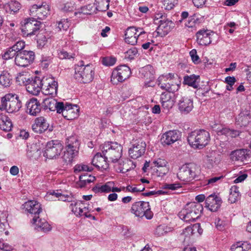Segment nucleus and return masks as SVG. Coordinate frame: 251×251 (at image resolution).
I'll use <instances>...</instances> for the list:
<instances>
[{"mask_svg": "<svg viewBox=\"0 0 251 251\" xmlns=\"http://www.w3.org/2000/svg\"><path fill=\"white\" fill-rule=\"evenodd\" d=\"M158 86L168 92H163L160 96V102L164 112H168L174 105V93L180 88V81L174 74L168 73L160 75L157 80Z\"/></svg>", "mask_w": 251, "mask_h": 251, "instance_id": "1", "label": "nucleus"}, {"mask_svg": "<svg viewBox=\"0 0 251 251\" xmlns=\"http://www.w3.org/2000/svg\"><path fill=\"white\" fill-rule=\"evenodd\" d=\"M203 209V206L201 203L189 202L179 212L178 216L186 222H195L200 217Z\"/></svg>", "mask_w": 251, "mask_h": 251, "instance_id": "2", "label": "nucleus"}, {"mask_svg": "<svg viewBox=\"0 0 251 251\" xmlns=\"http://www.w3.org/2000/svg\"><path fill=\"white\" fill-rule=\"evenodd\" d=\"M187 141L193 148L201 149L205 147L210 142V134L204 129L195 130L188 134Z\"/></svg>", "mask_w": 251, "mask_h": 251, "instance_id": "3", "label": "nucleus"}, {"mask_svg": "<svg viewBox=\"0 0 251 251\" xmlns=\"http://www.w3.org/2000/svg\"><path fill=\"white\" fill-rule=\"evenodd\" d=\"M75 70L74 77L78 82L87 83L93 80L95 74L93 65H84L83 61H80L75 65Z\"/></svg>", "mask_w": 251, "mask_h": 251, "instance_id": "4", "label": "nucleus"}, {"mask_svg": "<svg viewBox=\"0 0 251 251\" xmlns=\"http://www.w3.org/2000/svg\"><path fill=\"white\" fill-rule=\"evenodd\" d=\"M22 104L18 95L13 93L6 94L1 99L0 110H5L9 113L18 112Z\"/></svg>", "mask_w": 251, "mask_h": 251, "instance_id": "5", "label": "nucleus"}, {"mask_svg": "<svg viewBox=\"0 0 251 251\" xmlns=\"http://www.w3.org/2000/svg\"><path fill=\"white\" fill-rule=\"evenodd\" d=\"M103 155L109 161L114 163L117 162L122 155L123 147L116 142L104 143L101 146Z\"/></svg>", "mask_w": 251, "mask_h": 251, "instance_id": "6", "label": "nucleus"}, {"mask_svg": "<svg viewBox=\"0 0 251 251\" xmlns=\"http://www.w3.org/2000/svg\"><path fill=\"white\" fill-rule=\"evenodd\" d=\"M201 174V169L195 163L183 165L177 173L178 178L183 181L189 182L199 177Z\"/></svg>", "mask_w": 251, "mask_h": 251, "instance_id": "7", "label": "nucleus"}, {"mask_svg": "<svg viewBox=\"0 0 251 251\" xmlns=\"http://www.w3.org/2000/svg\"><path fill=\"white\" fill-rule=\"evenodd\" d=\"M63 159L66 162L71 163L78 155L79 142L77 137L72 136L67 139Z\"/></svg>", "mask_w": 251, "mask_h": 251, "instance_id": "8", "label": "nucleus"}, {"mask_svg": "<svg viewBox=\"0 0 251 251\" xmlns=\"http://www.w3.org/2000/svg\"><path fill=\"white\" fill-rule=\"evenodd\" d=\"M131 212L136 217L141 218L145 216L148 220L152 219L153 215L149 202L144 201L134 202L131 207Z\"/></svg>", "mask_w": 251, "mask_h": 251, "instance_id": "9", "label": "nucleus"}, {"mask_svg": "<svg viewBox=\"0 0 251 251\" xmlns=\"http://www.w3.org/2000/svg\"><path fill=\"white\" fill-rule=\"evenodd\" d=\"M62 150L63 146L58 140H51L47 143L43 155L50 159L56 158L60 154Z\"/></svg>", "mask_w": 251, "mask_h": 251, "instance_id": "10", "label": "nucleus"}, {"mask_svg": "<svg viewBox=\"0 0 251 251\" xmlns=\"http://www.w3.org/2000/svg\"><path fill=\"white\" fill-rule=\"evenodd\" d=\"M130 74V69L127 66H119L113 71L111 76V81L114 84L122 82L128 78Z\"/></svg>", "mask_w": 251, "mask_h": 251, "instance_id": "11", "label": "nucleus"}, {"mask_svg": "<svg viewBox=\"0 0 251 251\" xmlns=\"http://www.w3.org/2000/svg\"><path fill=\"white\" fill-rule=\"evenodd\" d=\"M35 53L31 50H24L18 53L15 58V64L18 66L26 67L33 63Z\"/></svg>", "mask_w": 251, "mask_h": 251, "instance_id": "12", "label": "nucleus"}, {"mask_svg": "<svg viewBox=\"0 0 251 251\" xmlns=\"http://www.w3.org/2000/svg\"><path fill=\"white\" fill-rule=\"evenodd\" d=\"M39 28L40 23L35 18H29L25 20L21 31L24 36H31L35 35Z\"/></svg>", "mask_w": 251, "mask_h": 251, "instance_id": "13", "label": "nucleus"}, {"mask_svg": "<svg viewBox=\"0 0 251 251\" xmlns=\"http://www.w3.org/2000/svg\"><path fill=\"white\" fill-rule=\"evenodd\" d=\"M58 86V82L54 77H44L43 78V92L45 95L56 96Z\"/></svg>", "mask_w": 251, "mask_h": 251, "instance_id": "14", "label": "nucleus"}, {"mask_svg": "<svg viewBox=\"0 0 251 251\" xmlns=\"http://www.w3.org/2000/svg\"><path fill=\"white\" fill-rule=\"evenodd\" d=\"M50 10V6L45 2L41 4H34L30 8V15L39 20H43L47 17Z\"/></svg>", "mask_w": 251, "mask_h": 251, "instance_id": "15", "label": "nucleus"}, {"mask_svg": "<svg viewBox=\"0 0 251 251\" xmlns=\"http://www.w3.org/2000/svg\"><path fill=\"white\" fill-rule=\"evenodd\" d=\"M60 113L68 120H72L79 115V108L76 104H72L63 102V107L60 110Z\"/></svg>", "mask_w": 251, "mask_h": 251, "instance_id": "16", "label": "nucleus"}, {"mask_svg": "<svg viewBox=\"0 0 251 251\" xmlns=\"http://www.w3.org/2000/svg\"><path fill=\"white\" fill-rule=\"evenodd\" d=\"M216 34L208 29L199 30L196 34V41L201 46H207L210 44Z\"/></svg>", "mask_w": 251, "mask_h": 251, "instance_id": "17", "label": "nucleus"}, {"mask_svg": "<svg viewBox=\"0 0 251 251\" xmlns=\"http://www.w3.org/2000/svg\"><path fill=\"white\" fill-rule=\"evenodd\" d=\"M146 148V144L144 141L141 140L135 141L132 148L129 149V154L132 159H137L144 154Z\"/></svg>", "mask_w": 251, "mask_h": 251, "instance_id": "18", "label": "nucleus"}, {"mask_svg": "<svg viewBox=\"0 0 251 251\" xmlns=\"http://www.w3.org/2000/svg\"><path fill=\"white\" fill-rule=\"evenodd\" d=\"M22 206L25 212L33 215V217L39 216V214L42 211L41 204L36 201H28L25 202Z\"/></svg>", "mask_w": 251, "mask_h": 251, "instance_id": "19", "label": "nucleus"}, {"mask_svg": "<svg viewBox=\"0 0 251 251\" xmlns=\"http://www.w3.org/2000/svg\"><path fill=\"white\" fill-rule=\"evenodd\" d=\"M26 90L33 95H38L43 90V79L39 77H31L28 83H26Z\"/></svg>", "mask_w": 251, "mask_h": 251, "instance_id": "20", "label": "nucleus"}, {"mask_svg": "<svg viewBox=\"0 0 251 251\" xmlns=\"http://www.w3.org/2000/svg\"><path fill=\"white\" fill-rule=\"evenodd\" d=\"M181 133L177 130H171L162 135L161 141L162 144L170 145L180 139Z\"/></svg>", "mask_w": 251, "mask_h": 251, "instance_id": "21", "label": "nucleus"}, {"mask_svg": "<svg viewBox=\"0 0 251 251\" xmlns=\"http://www.w3.org/2000/svg\"><path fill=\"white\" fill-rule=\"evenodd\" d=\"M33 131L37 133H41L49 129V131L53 130L52 126H50L47 120L43 117L36 118L32 125Z\"/></svg>", "mask_w": 251, "mask_h": 251, "instance_id": "22", "label": "nucleus"}, {"mask_svg": "<svg viewBox=\"0 0 251 251\" xmlns=\"http://www.w3.org/2000/svg\"><path fill=\"white\" fill-rule=\"evenodd\" d=\"M205 207L212 212L217 211L222 203L221 198L215 194L208 196L205 199Z\"/></svg>", "mask_w": 251, "mask_h": 251, "instance_id": "23", "label": "nucleus"}, {"mask_svg": "<svg viewBox=\"0 0 251 251\" xmlns=\"http://www.w3.org/2000/svg\"><path fill=\"white\" fill-rule=\"evenodd\" d=\"M157 24L158 26L156 31L161 37L167 35L174 26V24L168 19L164 21H159Z\"/></svg>", "mask_w": 251, "mask_h": 251, "instance_id": "24", "label": "nucleus"}, {"mask_svg": "<svg viewBox=\"0 0 251 251\" xmlns=\"http://www.w3.org/2000/svg\"><path fill=\"white\" fill-rule=\"evenodd\" d=\"M154 68L150 65L142 67L139 70L140 77L145 79V83L149 86L150 85L148 84V83L152 82L154 79Z\"/></svg>", "mask_w": 251, "mask_h": 251, "instance_id": "25", "label": "nucleus"}, {"mask_svg": "<svg viewBox=\"0 0 251 251\" xmlns=\"http://www.w3.org/2000/svg\"><path fill=\"white\" fill-rule=\"evenodd\" d=\"M167 161L161 158L154 160L151 164L152 167L157 168L155 173L158 176H163L168 172L169 169L167 167Z\"/></svg>", "mask_w": 251, "mask_h": 251, "instance_id": "26", "label": "nucleus"}, {"mask_svg": "<svg viewBox=\"0 0 251 251\" xmlns=\"http://www.w3.org/2000/svg\"><path fill=\"white\" fill-rule=\"evenodd\" d=\"M31 223L34 226V228L38 231L44 232H49L51 229V226L45 219H39V217H33Z\"/></svg>", "mask_w": 251, "mask_h": 251, "instance_id": "27", "label": "nucleus"}, {"mask_svg": "<svg viewBox=\"0 0 251 251\" xmlns=\"http://www.w3.org/2000/svg\"><path fill=\"white\" fill-rule=\"evenodd\" d=\"M45 198L46 200L49 201L55 200V199L57 198L58 201L68 202H73L74 200V198L71 194L65 195L54 191L47 193Z\"/></svg>", "mask_w": 251, "mask_h": 251, "instance_id": "28", "label": "nucleus"}, {"mask_svg": "<svg viewBox=\"0 0 251 251\" xmlns=\"http://www.w3.org/2000/svg\"><path fill=\"white\" fill-rule=\"evenodd\" d=\"M26 106V112L31 116H35L41 111V104L37 99H30L27 102Z\"/></svg>", "mask_w": 251, "mask_h": 251, "instance_id": "29", "label": "nucleus"}, {"mask_svg": "<svg viewBox=\"0 0 251 251\" xmlns=\"http://www.w3.org/2000/svg\"><path fill=\"white\" fill-rule=\"evenodd\" d=\"M194 107L193 100L192 99L182 97L178 101V109L184 114H188L192 111Z\"/></svg>", "mask_w": 251, "mask_h": 251, "instance_id": "30", "label": "nucleus"}, {"mask_svg": "<svg viewBox=\"0 0 251 251\" xmlns=\"http://www.w3.org/2000/svg\"><path fill=\"white\" fill-rule=\"evenodd\" d=\"M249 151L247 149H239L232 151L230 154V158L233 161L243 162L249 156Z\"/></svg>", "mask_w": 251, "mask_h": 251, "instance_id": "31", "label": "nucleus"}, {"mask_svg": "<svg viewBox=\"0 0 251 251\" xmlns=\"http://www.w3.org/2000/svg\"><path fill=\"white\" fill-rule=\"evenodd\" d=\"M108 159L105 158L104 155L103 156L100 153H97L93 157L92 164L99 169L106 170L108 167L107 162Z\"/></svg>", "mask_w": 251, "mask_h": 251, "instance_id": "32", "label": "nucleus"}, {"mask_svg": "<svg viewBox=\"0 0 251 251\" xmlns=\"http://www.w3.org/2000/svg\"><path fill=\"white\" fill-rule=\"evenodd\" d=\"M21 7V4L15 0H11L3 5V8L6 12L12 15L17 13Z\"/></svg>", "mask_w": 251, "mask_h": 251, "instance_id": "33", "label": "nucleus"}, {"mask_svg": "<svg viewBox=\"0 0 251 251\" xmlns=\"http://www.w3.org/2000/svg\"><path fill=\"white\" fill-rule=\"evenodd\" d=\"M45 107L50 111L56 110L57 113H60V110L63 107V102H58L55 99H46L44 100Z\"/></svg>", "mask_w": 251, "mask_h": 251, "instance_id": "34", "label": "nucleus"}, {"mask_svg": "<svg viewBox=\"0 0 251 251\" xmlns=\"http://www.w3.org/2000/svg\"><path fill=\"white\" fill-rule=\"evenodd\" d=\"M199 78V75H187L184 77V83L196 89L199 86V81H198Z\"/></svg>", "mask_w": 251, "mask_h": 251, "instance_id": "35", "label": "nucleus"}, {"mask_svg": "<svg viewBox=\"0 0 251 251\" xmlns=\"http://www.w3.org/2000/svg\"><path fill=\"white\" fill-rule=\"evenodd\" d=\"M230 250L231 251H251V244L247 242H238L233 244Z\"/></svg>", "mask_w": 251, "mask_h": 251, "instance_id": "36", "label": "nucleus"}, {"mask_svg": "<svg viewBox=\"0 0 251 251\" xmlns=\"http://www.w3.org/2000/svg\"><path fill=\"white\" fill-rule=\"evenodd\" d=\"M12 127V124L10 119L5 115L0 116V129L8 132L10 131Z\"/></svg>", "mask_w": 251, "mask_h": 251, "instance_id": "37", "label": "nucleus"}, {"mask_svg": "<svg viewBox=\"0 0 251 251\" xmlns=\"http://www.w3.org/2000/svg\"><path fill=\"white\" fill-rule=\"evenodd\" d=\"M241 195L239 191V188L233 185L230 189V194L228 197V201L230 203H234L237 201L240 198Z\"/></svg>", "mask_w": 251, "mask_h": 251, "instance_id": "38", "label": "nucleus"}, {"mask_svg": "<svg viewBox=\"0 0 251 251\" xmlns=\"http://www.w3.org/2000/svg\"><path fill=\"white\" fill-rule=\"evenodd\" d=\"M145 32L142 28H137L134 26L128 27L125 31V37H139V36L145 34Z\"/></svg>", "mask_w": 251, "mask_h": 251, "instance_id": "39", "label": "nucleus"}, {"mask_svg": "<svg viewBox=\"0 0 251 251\" xmlns=\"http://www.w3.org/2000/svg\"><path fill=\"white\" fill-rule=\"evenodd\" d=\"M110 186L109 181L106 182L104 184H96L93 188V191L96 194L108 193L110 192Z\"/></svg>", "mask_w": 251, "mask_h": 251, "instance_id": "40", "label": "nucleus"}, {"mask_svg": "<svg viewBox=\"0 0 251 251\" xmlns=\"http://www.w3.org/2000/svg\"><path fill=\"white\" fill-rule=\"evenodd\" d=\"M70 20L68 19H63L56 22L55 29L57 31H67L71 25Z\"/></svg>", "mask_w": 251, "mask_h": 251, "instance_id": "41", "label": "nucleus"}, {"mask_svg": "<svg viewBox=\"0 0 251 251\" xmlns=\"http://www.w3.org/2000/svg\"><path fill=\"white\" fill-rule=\"evenodd\" d=\"M30 78L27 72H23L17 74L16 80L19 85H25L26 87V83L29 82Z\"/></svg>", "mask_w": 251, "mask_h": 251, "instance_id": "42", "label": "nucleus"}, {"mask_svg": "<svg viewBox=\"0 0 251 251\" xmlns=\"http://www.w3.org/2000/svg\"><path fill=\"white\" fill-rule=\"evenodd\" d=\"M250 117L249 113H240L236 119V123L240 126H245L249 123Z\"/></svg>", "mask_w": 251, "mask_h": 251, "instance_id": "43", "label": "nucleus"}, {"mask_svg": "<svg viewBox=\"0 0 251 251\" xmlns=\"http://www.w3.org/2000/svg\"><path fill=\"white\" fill-rule=\"evenodd\" d=\"M110 0H95V8L99 11H106L109 8Z\"/></svg>", "mask_w": 251, "mask_h": 251, "instance_id": "44", "label": "nucleus"}, {"mask_svg": "<svg viewBox=\"0 0 251 251\" xmlns=\"http://www.w3.org/2000/svg\"><path fill=\"white\" fill-rule=\"evenodd\" d=\"M95 180V177L91 176H87L85 175L79 176V181L77 184L79 187H85L87 184L93 182Z\"/></svg>", "mask_w": 251, "mask_h": 251, "instance_id": "45", "label": "nucleus"}, {"mask_svg": "<svg viewBox=\"0 0 251 251\" xmlns=\"http://www.w3.org/2000/svg\"><path fill=\"white\" fill-rule=\"evenodd\" d=\"M173 228L166 225L158 226L155 230L154 234L157 236H162L173 231Z\"/></svg>", "mask_w": 251, "mask_h": 251, "instance_id": "46", "label": "nucleus"}, {"mask_svg": "<svg viewBox=\"0 0 251 251\" xmlns=\"http://www.w3.org/2000/svg\"><path fill=\"white\" fill-rule=\"evenodd\" d=\"M58 57L61 59H71L75 58V53L74 51L72 50L70 52L65 50L62 49L59 51Z\"/></svg>", "mask_w": 251, "mask_h": 251, "instance_id": "47", "label": "nucleus"}, {"mask_svg": "<svg viewBox=\"0 0 251 251\" xmlns=\"http://www.w3.org/2000/svg\"><path fill=\"white\" fill-rule=\"evenodd\" d=\"M211 126L213 130L215 131L218 135H225L228 136L229 128L224 127L218 124H214Z\"/></svg>", "mask_w": 251, "mask_h": 251, "instance_id": "48", "label": "nucleus"}, {"mask_svg": "<svg viewBox=\"0 0 251 251\" xmlns=\"http://www.w3.org/2000/svg\"><path fill=\"white\" fill-rule=\"evenodd\" d=\"M11 82L10 76L9 73L3 72L0 75V84L4 87H8Z\"/></svg>", "mask_w": 251, "mask_h": 251, "instance_id": "49", "label": "nucleus"}, {"mask_svg": "<svg viewBox=\"0 0 251 251\" xmlns=\"http://www.w3.org/2000/svg\"><path fill=\"white\" fill-rule=\"evenodd\" d=\"M95 5L94 3H90L83 6L81 7L79 13L86 15L91 14L96 9Z\"/></svg>", "mask_w": 251, "mask_h": 251, "instance_id": "50", "label": "nucleus"}, {"mask_svg": "<svg viewBox=\"0 0 251 251\" xmlns=\"http://www.w3.org/2000/svg\"><path fill=\"white\" fill-rule=\"evenodd\" d=\"M93 170L92 166H89L84 164L76 165L74 167V172L75 173L83 172H91Z\"/></svg>", "mask_w": 251, "mask_h": 251, "instance_id": "51", "label": "nucleus"}, {"mask_svg": "<svg viewBox=\"0 0 251 251\" xmlns=\"http://www.w3.org/2000/svg\"><path fill=\"white\" fill-rule=\"evenodd\" d=\"M17 53L12 49L11 47L7 49L6 51L2 55V57L4 60H8L16 57Z\"/></svg>", "mask_w": 251, "mask_h": 251, "instance_id": "52", "label": "nucleus"}, {"mask_svg": "<svg viewBox=\"0 0 251 251\" xmlns=\"http://www.w3.org/2000/svg\"><path fill=\"white\" fill-rule=\"evenodd\" d=\"M163 8L167 10L172 9L176 3V0H162Z\"/></svg>", "mask_w": 251, "mask_h": 251, "instance_id": "53", "label": "nucleus"}, {"mask_svg": "<svg viewBox=\"0 0 251 251\" xmlns=\"http://www.w3.org/2000/svg\"><path fill=\"white\" fill-rule=\"evenodd\" d=\"M25 47V43L23 41H19L17 42L13 46L11 47L16 52L17 54L20 52L24 51L23 49Z\"/></svg>", "mask_w": 251, "mask_h": 251, "instance_id": "54", "label": "nucleus"}, {"mask_svg": "<svg viewBox=\"0 0 251 251\" xmlns=\"http://www.w3.org/2000/svg\"><path fill=\"white\" fill-rule=\"evenodd\" d=\"M116 61V59L115 58L111 56H107L102 58L101 62L104 66H111L114 65Z\"/></svg>", "mask_w": 251, "mask_h": 251, "instance_id": "55", "label": "nucleus"}, {"mask_svg": "<svg viewBox=\"0 0 251 251\" xmlns=\"http://www.w3.org/2000/svg\"><path fill=\"white\" fill-rule=\"evenodd\" d=\"M83 204L81 201H75L72 202L70 205V208L71 209L72 211L75 215V213H77L79 207H83Z\"/></svg>", "mask_w": 251, "mask_h": 251, "instance_id": "56", "label": "nucleus"}, {"mask_svg": "<svg viewBox=\"0 0 251 251\" xmlns=\"http://www.w3.org/2000/svg\"><path fill=\"white\" fill-rule=\"evenodd\" d=\"M138 53L137 49L135 47H132L125 52L126 58L132 59Z\"/></svg>", "mask_w": 251, "mask_h": 251, "instance_id": "57", "label": "nucleus"}, {"mask_svg": "<svg viewBox=\"0 0 251 251\" xmlns=\"http://www.w3.org/2000/svg\"><path fill=\"white\" fill-rule=\"evenodd\" d=\"M126 191L135 194L143 191L145 188H138L137 186L135 185H128L126 187Z\"/></svg>", "mask_w": 251, "mask_h": 251, "instance_id": "58", "label": "nucleus"}, {"mask_svg": "<svg viewBox=\"0 0 251 251\" xmlns=\"http://www.w3.org/2000/svg\"><path fill=\"white\" fill-rule=\"evenodd\" d=\"M40 62L41 66L43 68L46 69L51 63V58L49 56H42Z\"/></svg>", "mask_w": 251, "mask_h": 251, "instance_id": "59", "label": "nucleus"}, {"mask_svg": "<svg viewBox=\"0 0 251 251\" xmlns=\"http://www.w3.org/2000/svg\"><path fill=\"white\" fill-rule=\"evenodd\" d=\"M166 15L161 12H156L154 16V21L157 23L159 21H164L167 19Z\"/></svg>", "mask_w": 251, "mask_h": 251, "instance_id": "60", "label": "nucleus"}, {"mask_svg": "<svg viewBox=\"0 0 251 251\" xmlns=\"http://www.w3.org/2000/svg\"><path fill=\"white\" fill-rule=\"evenodd\" d=\"M180 187H181V185L179 183H175L172 184L166 183L163 186V188L171 190H176Z\"/></svg>", "mask_w": 251, "mask_h": 251, "instance_id": "61", "label": "nucleus"}, {"mask_svg": "<svg viewBox=\"0 0 251 251\" xmlns=\"http://www.w3.org/2000/svg\"><path fill=\"white\" fill-rule=\"evenodd\" d=\"M190 227L192 228L193 234L198 233L199 234L201 235L203 232V229L201 228V224L199 223L194 224L192 226H190Z\"/></svg>", "mask_w": 251, "mask_h": 251, "instance_id": "62", "label": "nucleus"}, {"mask_svg": "<svg viewBox=\"0 0 251 251\" xmlns=\"http://www.w3.org/2000/svg\"><path fill=\"white\" fill-rule=\"evenodd\" d=\"M192 61L195 64H197L199 62L200 58L197 55V50L195 49H193L189 52Z\"/></svg>", "mask_w": 251, "mask_h": 251, "instance_id": "63", "label": "nucleus"}, {"mask_svg": "<svg viewBox=\"0 0 251 251\" xmlns=\"http://www.w3.org/2000/svg\"><path fill=\"white\" fill-rule=\"evenodd\" d=\"M0 249L4 251H11L13 250V247L0 239Z\"/></svg>", "mask_w": 251, "mask_h": 251, "instance_id": "64", "label": "nucleus"}]
</instances>
